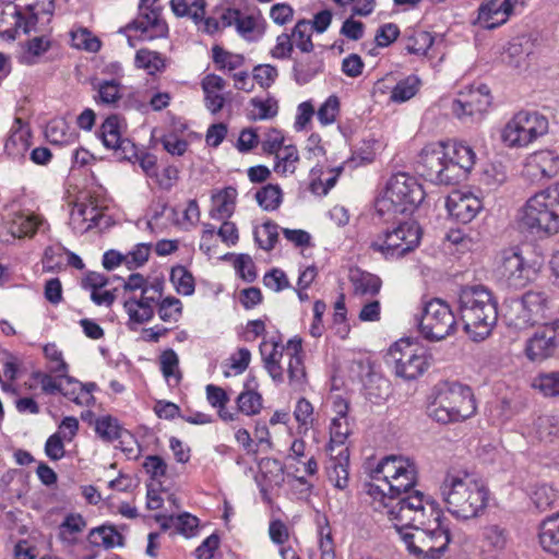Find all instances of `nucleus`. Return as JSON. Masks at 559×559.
I'll list each match as a JSON object with an SVG mask.
<instances>
[{
    "label": "nucleus",
    "instance_id": "4468645a",
    "mask_svg": "<svg viewBox=\"0 0 559 559\" xmlns=\"http://www.w3.org/2000/svg\"><path fill=\"white\" fill-rule=\"evenodd\" d=\"M548 131V120L536 111H519L501 132L508 147H525Z\"/></svg>",
    "mask_w": 559,
    "mask_h": 559
},
{
    "label": "nucleus",
    "instance_id": "5701e85b",
    "mask_svg": "<svg viewBox=\"0 0 559 559\" xmlns=\"http://www.w3.org/2000/svg\"><path fill=\"white\" fill-rule=\"evenodd\" d=\"M31 147V130L27 123L16 117L10 129V134L4 144V151L14 160L25 158Z\"/></svg>",
    "mask_w": 559,
    "mask_h": 559
},
{
    "label": "nucleus",
    "instance_id": "bb28decb",
    "mask_svg": "<svg viewBox=\"0 0 559 559\" xmlns=\"http://www.w3.org/2000/svg\"><path fill=\"white\" fill-rule=\"evenodd\" d=\"M527 173L542 177L551 178L559 173V154L550 150L538 151L532 154L525 165Z\"/></svg>",
    "mask_w": 559,
    "mask_h": 559
},
{
    "label": "nucleus",
    "instance_id": "8fccbe9b",
    "mask_svg": "<svg viewBox=\"0 0 559 559\" xmlns=\"http://www.w3.org/2000/svg\"><path fill=\"white\" fill-rule=\"evenodd\" d=\"M51 46V41L47 36H37L29 39L26 44V49L21 56V61L24 64L33 66L37 63L38 58L43 56Z\"/></svg>",
    "mask_w": 559,
    "mask_h": 559
},
{
    "label": "nucleus",
    "instance_id": "b1692460",
    "mask_svg": "<svg viewBox=\"0 0 559 559\" xmlns=\"http://www.w3.org/2000/svg\"><path fill=\"white\" fill-rule=\"evenodd\" d=\"M324 70V61L321 53H304L294 59L293 79L298 85H305L311 82Z\"/></svg>",
    "mask_w": 559,
    "mask_h": 559
},
{
    "label": "nucleus",
    "instance_id": "aec40b11",
    "mask_svg": "<svg viewBox=\"0 0 559 559\" xmlns=\"http://www.w3.org/2000/svg\"><path fill=\"white\" fill-rule=\"evenodd\" d=\"M128 28L140 32V37L143 40L163 38L168 34V25L162 19V11L145 7L139 8L138 16L128 25Z\"/></svg>",
    "mask_w": 559,
    "mask_h": 559
},
{
    "label": "nucleus",
    "instance_id": "e2e57ef3",
    "mask_svg": "<svg viewBox=\"0 0 559 559\" xmlns=\"http://www.w3.org/2000/svg\"><path fill=\"white\" fill-rule=\"evenodd\" d=\"M340 112V99L336 95L329 96L317 111L318 120L323 126L332 124Z\"/></svg>",
    "mask_w": 559,
    "mask_h": 559
},
{
    "label": "nucleus",
    "instance_id": "c756f323",
    "mask_svg": "<svg viewBox=\"0 0 559 559\" xmlns=\"http://www.w3.org/2000/svg\"><path fill=\"white\" fill-rule=\"evenodd\" d=\"M522 298L528 307L536 324L546 322L552 308L550 295L545 290L531 289L524 293Z\"/></svg>",
    "mask_w": 559,
    "mask_h": 559
},
{
    "label": "nucleus",
    "instance_id": "a211bd4d",
    "mask_svg": "<svg viewBox=\"0 0 559 559\" xmlns=\"http://www.w3.org/2000/svg\"><path fill=\"white\" fill-rule=\"evenodd\" d=\"M539 267L535 263H528L519 248H510L502 251L500 274L509 286L521 288L532 282Z\"/></svg>",
    "mask_w": 559,
    "mask_h": 559
},
{
    "label": "nucleus",
    "instance_id": "ddd939ff",
    "mask_svg": "<svg viewBox=\"0 0 559 559\" xmlns=\"http://www.w3.org/2000/svg\"><path fill=\"white\" fill-rule=\"evenodd\" d=\"M388 361L394 366L395 374L414 380L429 367L427 349L409 338H401L389 349Z\"/></svg>",
    "mask_w": 559,
    "mask_h": 559
},
{
    "label": "nucleus",
    "instance_id": "603ef678",
    "mask_svg": "<svg viewBox=\"0 0 559 559\" xmlns=\"http://www.w3.org/2000/svg\"><path fill=\"white\" fill-rule=\"evenodd\" d=\"M420 80L417 75H409L400 81L391 92L390 99L394 103H404L416 95Z\"/></svg>",
    "mask_w": 559,
    "mask_h": 559
},
{
    "label": "nucleus",
    "instance_id": "69168bd1",
    "mask_svg": "<svg viewBox=\"0 0 559 559\" xmlns=\"http://www.w3.org/2000/svg\"><path fill=\"white\" fill-rule=\"evenodd\" d=\"M150 253V243H138L133 250L124 255V262L129 269L140 267L148 260Z\"/></svg>",
    "mask_w": 559,
    "mask_h": 559
},
{
    "label": "nucleus",
    "instance_id": "c85d7f7f",
    "mask_svg": "<svg viewBox=\"0 0 559 559\" xmlns=\"http://www.w3.org/2000/svg\"><path fill=\"white\" fill-rule=\"evenodd\" d=\"M538 543L545 552L559 557V513L548 515L539 523Z\"/></svg>",
    "mask_w": 559,
    "mask_h": 559
},
{
    "label": "nucleus",
    "instance_id": "5fc2aeb1",
    "mask_svg": "<svg viewBox=\"0 0 559 559\" xmlns=\"http://www.w3.org/2000/svg\"><path fill=\"white\" fill-rule=\"evenodd\" d=\"M282 189L277 185H266L255 193L259 205L265 211H274L282 203Z\"/></svg>",
    "mask_w": 559,
    "mask_h": 559
},
{
    "label": "nucleus",
    "instance_id": "774afa93",
    "mask_svg": "<svg viewBox=\"0 0 559 559\" xmlns=\"http://www.w3.org/2000/svg\"><path fill=\"white\" fill-rule=\"evenodd\" d=\"M261 146L264 153L276 154L284 145V134L277 129H269L264 133V138L261 142Z\"/></svg>",
    "mask_w": 559,
    "mask_h": 559
},
{
    "label": "nucleus",
    "instance_id": "4be33fe9",
    "mask_svg": "<svg viewBox=\"0 0 559 559\" xmlns=\"http://www.w3.org/2000/svg\"><path fill=\"white\" fill-rule=\"evenodd\" d=\"M334 445L328 447L330 461L326 466L328 479L334 485L335 488L344 490L349 481V450L347 447H342L337 452Z\"/></svg>",
    "mask_w": 559,
    "mask_h": 559
},
{
    "label": "nucleus",
    "instance_id": "423d86ee",
    "mask_svg": "<svg viewBox=\"0 0 559 559\" xmlns=\"http://www.w3.org/2000/svg\"><path fill=\"white\" fill-rule=\"evenodd\" d=\"M435 401L427 413L437 423L463 421L476 413V402L469 386L456 381H442L435 388Z\"/></svg>",
    "mask_w": 559,
    "mask_h": 559
},
{
    "label": "nucleus",
    "instance_id": "2f4dec72",
    "mask_svg": "<svg viewBox=\"0 0 559 559\" xmlns=\"http://www.w3.org/2000/svg\"><path fill=\"white\" fill-rule=\"evenodd\" d=\"M12 3L25 15V27H34L40 14L51 15L55 9V0H15Z\"/></svg>",
    "mask_w": 559,
    "mask_h": 559
},
{
    "label": "nucleus",
    "instance_id": "6ab92c4d",
    "mask_svg": "<svg viewBox=\"0 0 559 559\" xmlns=\"http://www.w3.org/2000/svg\"><path fill=\"white\" fill-rule=\"evenodd\" d=\"M524 0H488L478 8L477 23L487 29L504 24Z\"/></svg>",
    "mask_w": 559,
    "mask_h": 559
},
{
    "label": "nucleus",
    "instance_id": "4c0bfd02",
    "mask_svg": "<svg viewBox=\"0 0 559 559\" xmlns=\"http://www.w3.org/2000/svg\"><path fill=\"white\" fill-rule=\"evenodd\" d=\"M299 153L295 145H285L275 154L274 171L282 176L293 175L297 169Z\"/></svg>",
    "mask_w": 559,
    "mask_h": 559
},
{
    "label": "nucleus",
    "instance_id": "f257e3e1",
    "mask_svg": "<svg viewBox=\"0 0 559 559\" xmlns=\"http://www.w3.org/2000/svg\"><path fill=\"white\" fill-rule=\"evenodd\" d=\"M475 160L476 154L466 143L433 142L420 152V174L436 185H456L466 178Z\"/></svg>",
    "mask_w": 559,
    "mask_h": 559
},
{
    "label": "nucleus",
    "instance_id": "f704fd0d",
    "mask_svg": "<svg viewBox=\"0 0 559 559\" xmlns=\"http://www.w3.org/2000/svg\"><path fill=\"white\" fill-rule=\"evenodd\" d=\"M46 138L55 145H69L78 140V133L63 119H53L46 127Z\"/></svg>",
    "mask_w": 559,
    "mask_h": 559
},
{
    "label": "nucleus",
    "instance_id": "393cba45",
    "mask_svg": "<svg viewBox=\"0 0 559 559\" xmlns=\"http://www.w3.org/2000/svg\"><path fill=\"white\" fill-rule=\"evenodd\" d=\"M25 15L12 2L0 5V37L13 40L20 29L28 33L33 27H25Z\"/></svg>",
    "mask_w": 559,
    "mask_h": 559
},
{
    "label": "nucleus",
    "instance_id": "0eeeda50",
    "mask_svg": "<svg viewBox=\"0 0 559 559\" xmlns=\"http://www.w3.org/2000/svg\"><path fill=\"white\" fill-rule=\"evenodd\" d=\"M520 224L533 234L559 233V182L530 197L520 210Z\"/></svg>",
    "mask_w": 559,
    "mask_h": 559
},
{
    "label": "nucleus",
    "instance_id": "c03bdc74",
    "mask_svg": "<svg viewBox=\"0 0 559 559\" xmlns=\"http://www.w3.org/2000/svg\"><path fill=\"white\" fill-rule=\"evenodd\" d=\"M350 281L354 286L355 294L358 295H376L381 288V280L379 276L368 273L356 271L350 275Z\"/></svg>",
    "mask_w": 559,
    "mask_h": 559
},
{
    "label": "nucleus",
    "instance_id": "864d4df0",
    "mask_svg": "<svg viewBox=\"0 0 559 559\" xmlns=\"http://www.w3.org/2000/svg\"><path fill=\"white\" fill-rule=\"evenodd\" d=\"M88 540L92 545L112 548L116 545H122V536L115 528L102 526L91 531Z\"/></svg>",
    "mask_w": 559,
    "mask_h": 559
},
{
    "label": "nucleus",
    "instance_id": "7c9ffc66",
    "mask_svg": "<svg viewBox=\"0 0 559 559\" xmlns=\"http://www.w3.org/2000/svg\"><path fill=\"white\" fill-rule=\"evenodd\" d=\"M526 433L533 440L551 443L559 433V420L552 415H540L527 427Z\"/></svg>",
    "mask_w": 559,
    "mask_h": 559
},
{
    "label": "nucleus",
    "instance_id": "09e8293b",
    "mask_svg": "<svg viewBox=\"0 0 559 559\" xmlns=\"http://www.w3.org/2000/svg\"><path fill=\"white\" fill-rule=\"evenodd\" d=\"M99 138L103 144L112 150L123 139L120 132V119L117 115L109 116L100 126Z\"/></svg>",
    "mask_w": 559,
    "mask_h": 559
},
{
    "label": "nucleus",
    "instance_id": "79ce46f5",
    "mask_svg": "<svg viewBox=\"0 0 559 559\" xmlns=\"http://www.w3.org/2000/svg\"><path fill=\"white\" fill-rule=\"evenodd\" d=\"M134 63L136 68L145 70L154 75L165 69V58L157 51L146 48L139 49L135 53Z\"/></svg>",
    "mask_w": 559,
    "mask_h": 559
},
{
    "label": "nucleus",
    "instance_id": "a19ab883",
    "mask_svg": "<svg viewBox=\"0 0 559 559\" xmlns=\"http://www.w3.org/2000/svg\"><path fill=\"white\" fill-rule=\"evenodd\" d=\"M86 527L81 514H69L59 527V537L63 544L71 546L78 543L76 535Z\"/></svg>",
    "mask_w": 559,
    "mask_h": 559
},
{
    "label": "nucleus",
    "instance_id": "cd10ccee",
    "mask_svg": "<svg viewBox=\"0 0 559 559\" xmlns=\"http://www.w3.org/2000/svg\"><path fill=\"white\" fill-rule=\"evenodd\" d=\"M503 317L507 325L515 330H526L536 325L522 296L520 298H512L506 302Z\"/></svg>",
    "mask_w": 559,
    "mask_h": 559
},
{
    "label": "nucleus",
    "instance_id": "338daca9",
    "mask_svg": "<svg viewBox=\"0 0 559 559\" xmlns=\"http://www.w3.org/2000/svg\"><path fill=\"white\" fill-rule=\"evenodd\" d=\"M44 355L51 364H53L51 366V371L57 373L58 377L64 376L68 372V365L63 360L62 353L55 344L45 345Z\"/></svg>",
    "mask_w": 559,
    "mask_h": 559
},
{
    "label": "nucleus",
    "instance_id": "a18cd8bd",
    "mask_svg": "<svg viewBox=\"0 0 559 559\" xmlns=\"http://www.w3.org/2000/svg\"><path fill=\"white\" fill-rule=\"evenodd\" d=\"M293 45L302 53L313 51L314 45L311 39V22L308 20H299L293 27L292 33Z\"/></svg>",
    "mask_w": 559,
    "mask_h": 559
},
{
    "label": "nucleus",
    "instance_id": "9d476101",
    "mask_svg": "<svg viewBox=\"0 0 559 559\" xmlns=\"http://www.w3.org/2000/svg\"><path fill=\"white\" fill-rule=\"evenodd\" d=\"M425 191L417 179L399 173L389 179L384 194L377 201V211L384 214H412L424 201Z\"/></svg>",
    "mask_w": 559,
    "mask_h": 559
},
{
    "label": "nucleus",
    "instance_id": "6e6552de",
    "mask_svg": "<svg viewBox=\"0 0 559 559\" xmlns=\"http://www.w3.org/2000/svg\"><path fill=\"white\" fill-rule=\"evenodd\" d=\"M260 353L264 362V368L267 370L271 378L282 383L284 381L283 368L281 359L283 355L289 357L287 373L289 385L299 390L306 383V369L302 360V346L300 338L289 340L286 346L281 345L275 341H263L260 344Z\"/></svg>",
    "mask_w": 559,
    "mask_h": 559
},
{
    "label": "nucleus",
    "instance_id": "f3484780",
    "mask_svg": "<svg viewBox=\"0 0 559 559\" xmlns=\"http://www.w3.org/2000/svg\"><path fill=\"white\" fill-rule=\"evenodd\" d=\"M491 104V95L487 85H480L477 88H471L465 93H460L459 97L452 102V112L461 121H479Z\"/></svg>",
    "mask_w": 559,
    "mask_h": 559
},
{
    "label": "nucleus",
    "instance_id": "20e7f679",
    "mask_svg": "<svg viewBox=\"0 0 559 559\" xmlns=\"http://www.w3.org/2000/svg\"><path fill=\"white\" fill-rule=\"evenodd\" d=\"M459 311L465 332L474 341L485 340L498 320L497 301L483 285L465 286L460 290Z\"/></svg>",
    "mask_w": 559,
    "mask_h": 559
},
{
    "label": "nucleus",
    "instance_id": "052dcab7",
    "mask_svg": "<svg viewBox=\"0 0 559 559\" xmlns=\"http://www.w3.org/2000/svg\"><path fill=\"white\" fill-rule=\"evenodd\" d=\"M40 224L41 219L36 215H20L13 222L12 234L20 238L31 237L37 231Z\"/></svg>",
    "mask_w": 559,
    "mask_h": 559
},
{
    "label": "nucleus",
    "instance_id": "13d9d810",
    "mask_svg": "<svg viewBox=\"0 0 559 559\" xmlns=\"http://www.w3.org/2000/svg\"><path fill=\"white\" fill-rule=\"evenodd\" d=\"M531 499L539 511L551 508L558 499L557 491L549 485H537L531 493Z\"/></svg>",
    "mask_w": 559,
    "mask_h": 559
},
{
    "label": "nucleus",
    "instance_id": "e433bc0d",
    "mask_svg": "<svg viewBox=\"0 0 559 559\" xmlns=\"http://www.w3.org/2000/svg\"><path fill=\"white\" fill-rule=\"evenodd\" d=\"M484 546L491 551H502L509 542V532L499 524H488L481 532Z\"/></svg>",
    "mask_w": 559,
    "mask_h": 559
},
{
    "label": "nucleus",
    "instance_id": "58836bf2",
    "mask_svg": "<svg viewBox=\"0 0 559 559\" xmlns=\"http://www.w3.org/2000/svg\"><path fill=\"white\" fill-rule=\"evenodd\" d=\"M391 394V384L388 379L379 376L368 377L365 383V396L372 404H381Z\"/></svg>",
    "mask_w": 559,
    "mask_h": 559
},
{
    "label": "nucleus",
    "instance_id": "473e14b6",
    "mask_svg": "<svg viewBox=\"0 0 559 559\" xmlns=\"http://www.w3.org/2000/svg\"><path fill=\"white\" fill-rule=\"evenodd\" d=\"M254 384V379L248 380L237 397L238 411L247 416L257 415L262 408V396L255 391Z\"/></svg>",
    "mask_w": 559,
    "mask_h": 559
},
{
    "label": "nucleus",
    "instance_id": "9b49d317",
    "mask_svg": "<svg viewBox=\"0 0 559 559\" xmlns=\"http://www.w3.org/2000/svg\"><path fill=\"white\" fill-rule=\"evenodd\" d=\"M421 238V228L415 221L399 223L393 228L385 229L370 243V248L380 252L385 259H399L415 250Z\"/></svg>",
    "mask_w": 559,
    "mask_h": 559
},
{
    "label": "nucleus",
    "instance_id": "ea45409f",
    "mask_svg": "<svg viewBox=\"0 0 559 559\" xmlns=\"http://www.w3.org/2000/svg\"><path fill=\"white\" fill-rule=\"evenodd\" d=\"M95 432L105 442H114L122 437L123 433L128 432L124 430L117 418L106 415L96 418L95 420Z\"/></svg>",
    "mask_w": 559,
    "mask_h": 559
},
{
    "label": "nucleus",
    "instance_id": "f03ea898",
    "mask_svg": "<svg viewBox=\"0 0 559 559\" xmlns=\"http://www.w3.org/2000/svg\"><path fill=\"white\" fill-rule=\"evenodd\" d=\"M440 495L447 510L461 520L480 516L489 501L485 483L465 472H448L440 485Z\"/></svg>",
    "mask_w": 559,
    "mask_h": 559
},
{
    "label": "nucleus",
    "instance_id": "f8f14e48",
    "mask_svg": "<svg viewBox=\"0 0 559 559\" xmlns=\"http://www.w3.org/2000/svg\"><path fill=\"white\" fill-rule=\"evenodd\" d=\"M418 329L424 338L439 342L456 331V320L450 306L440 298L425 302L417 318Z\"/></svg>",
    "mask_w": 559,
    "mask_h": 559
},
{
    "label": "nucleus",
    "instance_id": "37998d69",
    "mask_svg": "<svg viewBox=\"0 0 559 559\" xmlns=\"http://www.w3.org/2000/svg\"><path fill=\"white\" fill-rule=\"evenodd\" d=\"M250 106L248 117L253 121L272 119L278 114V103L274 97H254L250 100Z\"/></svg>",
    "mask_w": 559,
    "mask_h": 559
},
{
    "label": "nucleus",
    "instance_id": "c9c22d12",
    "mask_svg": "<svg viewBox=\"0 0 559 559\" xmlns=\"http://www.w3.org/2000/svg\"><path fill=\"white\" fill-rule=\"evenodd\" d=\"M170 8L176 16H187L195 23L201 22L205 14L204 0H171Z\"/></svg>",
    "mask_w": 559,
    "mask_h": 559
},
{
    "label": "nucleus",
    "instance_id": "de8ad7c7",
    "mask_svg": "<svg viewBox=\"0 0 559 559\" xmlns=\"http://www.w3.org/2000/svg\"><path fill=\"white\" fill-rule=\"evenodd\" d=\"M532 386L545 397H559V370L538 373Z\"/></svg>",
    "mask_w": 559,
    "mask_h": 559
},
{
    "label": "nucleus",
    "instance_id": "412c9836",
    "mask_svg": "<svg viewBox=\"0 0 559 559\" xmlns=\"http://www.w3.org/2000/svg\"><path fill=\"white\" fill-rule=\"evenodd\" d=\"M447 209L457 222L467 224L480 212L483 202L469 191L454 190L447 199Z\"/></svg>",
    "mask_w": 559,
    "mask_h": 559
},
{
    "label": "nucleus",
    "instance_id": "49530a36",
    "mask_svg": "<svg viewBox=\"0 0 559 559\" xmlns=\"http://www.w3.org/2000/svg\"><path fill=\"white\" fill-rule=\"evenodd\" d=\"M60 378H64L66 382L62 384L60 393L72 401L79 406H90L94 404L95 397L90 396L88 393H82L81 382L68 377L67 373L64 376H60Z\"/></svg>",
    "mask_w": 559,
    "mask_h": 559
},
{
    "label": "nucleus",
    "instance_id": "4d7b16f0",
    "mask_svg": "<svg viewBox=\"0 0 559 559\" xmlns=\"http://www.w3.org/2000/svg\"><path fill=\"white\" fill-rule=\"evenodd\" d=\"M160 370L167 381L171 379L179 383L181 373L179 371V358L174 349H166L159 357Z\"/></svg>",
    "mask_w": 559,
    "mask_h": 559
},
{
    "label": "nucleus",
    "instance_id": "bf43d9fd",
    "mask_svg": "<svg viewBox=\"0 0 559 559\" xmlns=\"http://www.w3.org/2000/svg\"><path fill=\"white\" fill-rule=\"evenodd\" d=\"M278 238V226L273 222H266L261 228L254 230V240L265 251L274 248Z\"/></svg>",
    "mask_w": 559,
    "mask_h": 559
},
{
    "label": "nucleus",
    "instance_id": "72a5a7b5",
    "mask_svg": "<svg viewBox=\"0 0 559 559\" xmlns=\"http://www.w3.org/2000/svg\"><path fill=\"white\" fill-rule=\"evenodd\" d=\"M237 198V190L234 187H227L213 195L214 207L211 211V217L214 219L228 218L233 215Z\"/></svg>",
    "mask_w": 559,
    "mask_h": 559
},
{
    "label": "nucleus",
    "instance_id": "39448f33",
    "mask_svg": "<svg viewBox=\"0 0 559 559\" xmlns=\"http://www.w3.org/2000/svg\"><path fill=\"white\" fill-rule=\"evenodd\" d=\"M376 510L385 512L399 533V528L412 530L418 525H430L442 518V511L437 502L420 490L397 496L374 506Z\"/></svg>",
    "mask_w": 559,
    "mask_h": 559
},
{
    "label": "nucleus",
    "instance_id": "dca6fc26",
    "mask_svg": "<svg viewBox=\"0 0 559 559\" xmlns=\"http://www.w3.org/2000/svg\"><path fill=\"white\" fill-rule=\"evenodd\" d=\"M559 348V319L544 322L525 343V356L530 361H544Z\"/></svg>",
    "mask_w": 559,
    "mask_h": 559
},
{
    "label": "nucleus",
    "instance_id": "3c124183",
    "mask_svg": "<svg viewBox=\"0 0 559 559\" xmlns=\"http://www.w3.org/2000/svg\"><path fill=\"white\" fill-rule=\"evenodd\" d=\"M170 281L178 294L190 296L194 293V277L185 266H174L170 272Z\"/></svg>",
    "mask_w": 559,
    "mask_h": 559
},
{
    "label": "nucleus",
    "instance_id": "0e129e2a",
    "mask_svg": "<svg viewBox=\"0 0 559 559\" xmlns=\"http://www.w3.org/2000/svg\"><path fill=\"white\" fill-rule=\"evenodd\" d=\"M71 39L72 45L79 49L96 52L100 48V41L96 37H93L86 28L71 32Z\"/></svg>",
    "mask_w": 559,
    "mask_h": 559
},
{
    "label": "nucleus",
    "instance_id": "1a4fd4ad",
    "mask_svg": "<svg viewBox=\"0 0 559 559\" xmlns=\"http://www.w3.org/2000/svg\"><path fill=\"white\" fill-rule=\"evenodd\" d=\"M399 536L408 552L418 559H440L451 542L450 530L443 516L430 523L418 525L412 530L399 528Z\"/></svg>",
    "mask_w": 559,
    "mask_h": 559
},
{
    "label": "nucleus",
    "instance_id": "2eb2a0df",
    "mask_svg": "<svg viewBox=\"0 0 559 559\" xmlns=\"http://www.w3.org/2000/svg\"><path fill=\"white\" fill-rule=\"evenodd\" d=\"M164 282L153 280L152 286L133 295H128L123 301V308L129 317V325L143 324L150 321L157 309L163 296Z\"/></svg>",
    "mask_w": 559,
    "mask_h": 559
},
{
    "label": "nucleus",
    "instance_id": "a878e982",
    "mask_svg": "<svg viewBox=\"0 0 559 559\" xmlns=\"http://www.w3.org/2000/svg\"><path fill=\"white\" fill-rule=\"evenodd\" d=\"M436 36L430 32L420 28L406 29L403 37L402 44L403 49L417 57L432 58L430 50L433 47Z\"/></svg>",
    "mask_w": 559,
    "mask_h": 559
},
{
    "label": "nucleus",
    "instance_id": "6e6d98bb",
    "mask_svg": "<svg viewBox=\"0 0 559 559\" xmlns=\"http://www.w3.org/2000/svg\"><path fill=\"white\" fill-rule=\"evenodd\" d=\"M157 313L164 322L176 323L182 313V304L176 297L160 298L157 306Z\"/></svg>",
    "mask_w": 559,
    "mask_h": 559
},
{
    "label": "nucleus",
    "instance_id": "680f3d73",
    "mask_svg": "<svg viewBox=\"0 0 559 559\" xmlns=\"http://www.w3.org/2000/svg\"><path fill=\"white\" fill-rule=\"evenodd\" d=\"M212 51L213 60L219 69L236 70L245 62V58L241 55L228 52L219 46H214Z\"/></svg>",
    "mask_w": 559,
    "mask_h": 559
},
{
    "label": "nucleus",
    "instance_id": "7ed1b4c3",
    "mask_svg": "<svg viewBox=\"0 0 559 559\" xmlns=\"http://www.w3.org/2000/svg\"><path fill=\"white\" fill-rule=\"evenodd\" d=\"M373 483L369 486V495L379 504L397 496L415 491L417 485V466L408 457L390 455L383 457L372 472Z\"/></svg>",
    "mask_w": 559,
    "mask_h": 559
}]
</instances>
